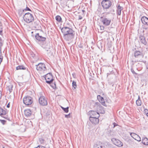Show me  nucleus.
<instances>
[{
  "label": "nucleus",
  "instance_id": "obj_30",
  "mask_svg": "<svg viewBox=\"0 0 148 148\" xmlns=\"http://www.w3.org/2000/svg\"><path fill=\"white\" fill-rule=\"evenodd\" d=\"M99 102H96L93 105L94 108L95 110H96L97 109L98 106H99Z\"/></svg>",
  "mask_w": 148,
  "mask_h": 148
},
{
  "label": "nucleus",
  "instance_id": "obj_25",
  "mask_svg": "<svg viewBox=\"0 0 148 148\" xmlns=\"http://www.w3.org/2000/svg\"><path fill=\"white\" fill-rule=\"evenodd\" d=\"M25 10L20 9L18 11V14L19 16H21L22 15L24 14Z\"/></svg>",
  "mask_w": 148,
  "mask_h": 148
},
{
  "label": "nucleus",
  "instance_id": "obj_8",
  "mask_svg": "<svg viewBox=\"0 0 148 148\" xmlns=\"http://www.w3.org/2000/svg\"><path fill=\"white\" fill-rule=\"evenodd\" d=\"M100 18L101 21L104 25L108 26L110 25L111 22V20L110 19L106 18L104 16L101 17Z\"/></svg>",
  "mask_w": 148,
  "mask_h": 148
},
{
  "label": "nucleus",
  "instance_id": "obj_20",
  "mask_svg": "<svg viewBox=\"0 0 148 148\" xmlns=\"http://www.w3.org/2000/svg\"><path fill=\"white\" fill-rule=\"evenodd\" d=\"M4 110L2 108H0V115L2 116L5 115L6 113L7 112L6 110Z\"/></svg>",
  "mask_w": 148,
  "mask_h": 148
},
{
  "label": "nucleus",
  "instance_id": "obj_3",
  "mask_svg": "<svg viewBox=\"0 0 148 148\" xmlns=\"http://www.w3.org/2000/svg\"><path fill=\"white\" fill-rule=\"evenodd\" d=\"M135 57L137 59V62H141L144 57V53L143 51H135L134 53Z\"/></svg>",
  "mask_w": 148,
  "mask_h": 148
},
{
  "label": "nucleus",
  "instance_id": "obj_18",
  "mask_svg": "<svg viewBox=\"0 0 148 148\" xmlns=\"http://www.w3.org/2000/svg\"><path fill=\"white\" fill-rule=\"evenodd\" d=\"M123 9V8L120 6L119 5H118L117 8V14L119 15H120L121 13V11Z\"/></svg>",
  "mask_w": 148,
  "mask_h": 148
},
{
  "label": "nucleus",
  "instance_id": "obj_1",
  "mask_svg": "<svg viewBox=\"0 0 148 148\" xmlns=\"http://www.w3.org/2000/svg\"><path fill=\"white\" fill-rule=\"evenodd\" d=\"M61 32L65 40L70 41L74 38L75 32L72 28L66 27H64L61 29Z\"/></svg>",
  "mask_w": 148,
  "mask_h": 148
},
{
  "label": "nucleus",
  "instance_id": "obj_53",
  "mask_svg": "<svg viewBox=\"0 0 148 148\" xmlns=\"http://www.w3.org/2000/svg\"><path fill=\"white\" fill-rule=\"evenodd\" d=\"M1 97H0V99H1Z\"/></svg>",
  "mask_w": 148,
  "mask_h": 148
},
{
  "label": "nucleus",
  "instance_id": "obj_16",
  "mask_svg": "<svg viewBox=\"0 0 148 148\" xmlns=\"http://www.w3.org/2000/svg\"><path fill=\"white\" fill-rule=\"evenodd\" d=\"M97 99L101 104L104 106H105V101L103 98L100 95L97 96Z\"/></svg>",
  "mask_w": 148,
  "mask_h": 148
},
{
  "label": "nucleus",
  "instance_id": "obj_12",
  "mask_svg": "<svg viewBox=\"0 0 148 148\" xmlns=\"http://www.w3.org/2000/svg\"><path fill=\"white\" fill-rule=\"evenodd\" d=\"M88 115L90 116V117H99L100 115L97 112L93 110L89 111L88 113Z\"/></svg>",
  "mask_w": 148,
  "mask_h": 148
},
{
  "label": "nucleus",
  "instance_id": "obj_38",
  "mask_svg": "<svg viewBox=\"0 0 148 148\" xmlns=\"http://www.w3.org/2000/svg\"><path fill=\"white\" fill-rule=\"evenodd\" d=\"M24 10H25V11H31V10L29 8L27 7L25 9H24Z\"/></svg>",
  "mask_w": 148,
  "mask_h": 148
},
{
  "label": "nucleus",
  "instance_id": "obj_23",
  "mask_svg": "<svg viewBox=\"0 0 148 148\" xmlns=\"http://www.w3.org/2000/svg\"><path fill=\"white\" fill-rule=\"evenodd\" d=\"M4 43V40L0 37V52H1V48Z\"/></svg>",
  "mask_w": 148,
  "mask_h": 148
},
{
  "label": "nucleus",
  "instance_id": "obj_37",
  "mask_svg": "<svg viewBox=\"0 0 148 148\" xmlns=\"http://www.w3.org/2000/svg\"><path fill=\"white\" fill-rule=\"evenodd\" d=\"M65 117L66 118H70V113H69L68 114H66L65 115Z\"/></svg>",
  "mask_w": 148,
  "mask_h": 148
},
{
  "label": "nucleus",
  "instance_id": "obj_36",
  "mask_svg": "<svg viewBox=\"0 0 148 148\" xmlns=\"http://www.w3.org/2000/svg\"><path fill=\"white\" fill-rule=\"evenodd\" d=\"M1 122L4 125L6 122V121L3 120H0Z\"/></svg>",
  "mask_w": 148,
  "mask_h": 148
},
{
  "label": "nucleus",
  "instance_id": "obj_51",
  "mask_svg": "<svg viewBox=\"0 0 148 148\" xmlns=\"http://www.w3.org/2000/svg\"><path fill=\"white\" fill-rule=\"evenodd\" d=\"M147 28H148L146 27V28H145V29H147Z\"/></svg>",
  "mask_w": 148,
  "mask_h": 148
},
{
  "label": "nucleus",
  "instance_id": "obj_50",
  "mask_svg": "<svg viewBox=\"0 0 148 148\" xmlns=\"http://www.w3.org/2000/svg\"><path fill=\"white\" fill-rule=\"evenodd\" d=\"M82 12H84L85 11H84V10H82Z\"/></svg>",
  "mask_w": 148,
  "mask_h": 148
},
{
  "label": "nucleus",
  "instance_id": "obj_32",
  "mask_svg": "<svg viewBox=\"0 0 148 148\" xmlns=\"http://www.w3.org/2000/svg\"><path fill=\"white\" fill-rule=\"evenodd\" d=\"M13 87V86L12 85H10L8 87V90L9 91L10 93L11 92L12 90V88Z\"/></svg>",
  "mask_w": 148,
  "mask_h": 148
},
{
  "label": "nucleus",
  "instance_id": "obj_21",
  "mask_svg": "<svg viewBox=\"0 0 148 148\" xmlns=\"http://www.w3.org/2000/svg\"><path fill=\"white\" fill-rule=\"evenodd\" d=\"M136 103L137 106H140L142 104V101L140 99V96H138V99L136 101Z\"/></svg>",
  "mask_w": 148,
  "mask_h": 148
},
{
  "label": "nucleus",
  "instance_id": "obj_39",
  "mask_svg": "<svg viewBox=\"0 0 148 148\" xmlns=\"http://www.w3.org/2000/svg\"><path fill=\"white\" fill-rule=\"evenodd\" d=\"M100 29L101 30H103L104 29L105 27L103 26H100Z\"/></svg>",
  "mask_w": 148,
  "mask_h": 148
},
{
  "label": "nucleus",
  "instance_id": "obj_6",
  "mask_svg": "<svg viewBox=\"0 0 148 148\" xmlns=\"http://www.w3.org/2000/svg\"><path fill=\"white\" fill-rule=\"evenodd\" d=\"M23 101V103L28 106L31 105L33 101L32 98L29 96H27L24 97Z\"/></svg>",
  "mask_w": 148,
  "mask_h": 148
},
{
  "label": "nucleus",
  "instance_id": "obj_43",
  "mask_svg": "<svg viewBox=\"0 0 148 148\" xmlns=\"http://www.w3.org/2000/svg\"><path fill=\"white\" fill-rule=\"evenodd\" d=\"M82 17L80 16V15H79V18H78V20H81V19H82Z\"/></svg>",
  "mask_w": 148,
  "mask_h": 148
},
{
  "label": "nucleus",
  "instance_id": "obj_31",
  "mask_svg": "<svg viewBox=\"0 0 148 148\" xmlns=\"http://www.w3.org/2000/svg\"><path fill=\"white\" fill-rule=\"evenodd\" d=\"M52 82L51 84H49L52 88L54 89L56 88V84L55 82Z\"/></svg>",
  "mask_w": 148,
  "mask_h": 148
},
{
  "label": "nucleus",
  "instance_id": "obj_40",
  "mask_svg": "<svg viewBox=\"0 0 148 148\" xmlns=\"http://www.w3.org/2000/svg\"><path fill=\"white\" fill-rule=\"evenodd\" d=\"M131 71L134 74H136L133 69H131Z\"/></svg>",
  "mask_w": 148,
  "mask_h": 148
},
{
  "label": "nucleus",
  "instance_id": "obj_14",
  "mask_svg": "<svg viewBox=\"0 0 148 148\" xmlns=\"http://www.w3.org/2000/svg\"><path fill=\"white\" fill-rule=\"evenodd\" d=\"M130 135L135 140L138 142L141 141V139L140 137L138 135L134 133H131Z\"/></svg>",
  "mask_w": 148,
  "mask_h": 148
},
{
  "label": "nucleus",
  "instance_id": "obj_15",
  "mask_svg": "<svg viewBox=\"0 0 148 148\" xmlns=\"http://www.w3.org/2000/svg\"><path fill=\"white\" fill-rule=\"evenodd\" d=\"M24 114L26 116L28 117L30 116L32 114V113L30 109H27L25 110Z\"/></svg>",
  "mask_w": 148,
  "mask_h": 148
},
{
  "label": "nucleus",
  "instance_id": "obj_4",
  "mask_svg": "<svg viewBox=\"0 0 148 148\" xmlns=\"http://www.w3.org/2000/svg\"><path fill=\"white\" fill-rule=\"evenodd\" d=\"M23 18L25 21L27 23L32 22L34 20L33 15L29 13H25Z\"/></svg>",
  "mask_w": 148,
  "mask_h": 148
},
{
  "label": "nucleus",
  "instance_id": "obj_29",
  "mask_svg": "<svg viewBox=\"0 0 148 148\" xmlns=\"http://www.w3.org/2000/svg\"><path fill=\"white\" fill-rule=\"evenodd\" d=\"M72 86L73 88V89H75L77 86L76 82L74 81H73L72 83Z\"/></svg>",
  "mask_w": 148,
  "mask_h": 148
},
{
  "label": "nucleus",
  "instance_id": "obj_19",
  "mask_svg": "<svg viewBox=\"0 0 148 148\" xmlns=\"http://www.w3.org/2000/svg\"><path fill=\"white\" fill-rule=\"evenodd\" d=\"M44 49H45V50L47 51V54L51 53V51L50 50V49L49 46L47 45H45V47H43Z\"/></svg>",
  "mask_w": 148,
  "mask_h": 148
},
{
  "label": "nucleus",
  "instance_id": "obj_48",
  "mask_svg": "<svg viewBox=\"0 0 148 148\" xmlns=\"http://www.w3.org/2000/svg\"><path fill=\"white\" fill-rule=\"evenodd\" d=\"M1 95H2L1 92L0 90V97H1Z\"/></svg>",
  "mask_w": 148,
  "mask_h": 148
},
{
  "label": "nucleus",
  "instance_id": "obj_42",
  "mask_svg": "<svg viewBox=\"0 0 148 148\" xmlns=\"http://www.w3.org/2000/svg\"><path fill=\"white\" fill-rule=\"evenodd\" d=\"M2 28H0V35H2Z\"/></svg>",
  "mask_w": 148,
  "mask_h": 148
},
{
  "label": "nucleus",
  "instance_id": "obj_17",
  "mask_svg": "<svg viewBox=\"0 0 148 148\" xmlns=\"http://www.w3.org/2000/svg\"><path fill=\"white\" fill-rule=\"evenodd\" d=\"M140 42L145 45L147 44V42L146 41L144 36H140L139 37Z\"/></svg>",
  "mask_w": 148,
  "mask_h": 148
},
{
  "label": "nucleus",
  "instance_id": "obj_52",
  "mask_svg": "<svg viewBox=\"0 0 148 148\" xmlns=\"http://www.w3.org/2000/svg\"><path fill=\"white\" fill-rule=\"evenodd\" d=\"M2 148H5L4 147H3Z\"/></svg>",
  "mask_w": 148,
  "mask_h": 148
},
{
  "label": "nucleus",
  "instance_id": "obj_2",
  "mask_svg": "<svg viewBox=\"0 0 148 148\" xmlns=\"http://www.w3.org/2000/svg\"><path fill=\"white\" fill-rule=\"evenodd\" d=\"M35 37L38 40V43L42 47H45V45L46 44L45 40H46V38L42 36L38 33L36 34Z\"/></svg>",
  "mask_w": 148,
  "mask_h": 148
},
{
  "label": "nucleus",
  "instance_id": "obj_13",
  "mask_svg": "<svg viewBox=\"0 0 148 148\" xmlns=\"http://www.w3.org/2000/svg\"><path fill=\"white\" fill-rule=\"evenodd\" d=\"M99 117H90L89 120L91 123L94 124H97L99 122Z\"/></svg>",
  "mask_w": 148,
  "mask_h": 148
},
{
  "label": "nucleus",
  "instance_id": "obj_41",
  "mask_svg": "<svg viewBox=\"0 0 148 148\" xmlns=\"http://www.w3.org/2000/svg\"><path fill=\"white\" fill-rule=\"evenodd\" d=\"M78 47L81 48H83V45L82 44H80V45H78Z\"/></svg>",
  "mask_w": 148,
  "mask_h": 148
},
{
  "label": "nucleus",
  "instance_id": "obj_28",
  "mask_svg": "<svg viewBox=\"0 0 148 148\" xmlns=\"http://www.w3.org/2000/svg\"><path fill=\"white\" fill-rule=\"evenodd\" d=\"M61 108L66 113H67L69 112V107H67L66 108H64L62 106H61Z\"/></svg>",
  "mask_w": 148,
  "mask_h": 148
},
{
  "label": "nucleus",
  "instance_id": "obj_26",
  "mask_svg": "<svg viewBox=\"0 0 148 148\" xmlns=\"http://www.w3.org/2000/svg\"><path fill=\"white\" fill-rule=\"evenodd\" d=\"M55 19L59 22H60L61 21L62 18L59 15H57L55 17Z\"/></svg>",
  "mask_w": 148,
  "mask_h": 148
},
{
  "label": "nucleus",
  "instance_id": "obj_46",
  "mask_svg": "<svg viewBox=\"0 0 148 148\" xmlns=\"http://www.w3.org/2000/svg\"><path fill=\"white\" fill-rule=\"evenodd\" d=\"M146 68H147V71L148 72V62L146 65Z\"/></svg>",
  "mask_w": 148,
  "mask_h": 148
},
{
  "label": "nucleus",
  "instance_id": "obj_27",
  "mask_svg": "<svg viewBox=\"0 0 148 148\" xmlns=\"http://www.w3.org/2000/svg\"><path fill=\"white\" fill-rule=\"evenodd\" d=\"M103 109V107L100 104V103H99V106H98V107L96 109V110L97 111H100L102 110Z\"/></svg>",
  "mask_w": 148,
  "mask_h": 148
},
{
  "label": "nucleus",
  "instance_id": "obj_44",
  "mask_svg": "<svg viewBox=\"0 0 148 148\" xmlns=\"http://www.w3.org/2000/svg\"><path fill=\"white\" fill-rule=\"evenodd\" d=\"M10 107V102L9 103L7 106V107L8 108H9Z\"/></svg>",
  "mask_w": 148,
  "mask_h": 148
},
{
  "label": "nucleus",
  "instance_id": "obj_22",
  "mask_svg": "<svg viewBox=\"0 0 148 148\" xmlns=\"http://www.w3.org/2000/svg\"><path fill=\"white\" fill-rule=\"evenodd\" d=\"M142 143L144 145H148V139L147 138L143 139L142 141Z\"/></svg>",
  "mask_w": 148,
  "mask_h": 148
},
{
  "label": "nucleus",
  "instance_id": "obj_11",
  "mask_svg": "<svg viewBox=\"0 0 148 148\" xmlns=\"http://www.w3.org/2000/svg\"><path fill=\"white\" fill-rule=\"evenodd\" d=\"M111 140L114 145L119 147H121L123 146L122 143L118 139L114 138L111 139Z\"/></svg>",
  "mask_w": 148,
  "mask_h": 148
},
{
  "label": "nucleus",
  "instance_id": "obj_10",
  "mask_svg": "<svg viewBox=\"0 0 148 148\" xmlns=\"http://www.w3.org/2000/svg\"><path fill=\"white\" fill-rule=\"evenodd\" d=\"M36 69L38 71H45L46 68L45 64L42 63H39L38 64L36 65Z\"/></svg>",
  "mask_w": 148,
  "mask_h": 148
},
{
  "label": "nucleus",
  "instance_id": "obj_5",
  "mask_svg": "<svg viewBox=\"0 0 148 148\" xmlns=\"http://www.w3.org/2000/svg\"><path fill=\"white\" fill-rule=\"evenodd\" d=\"M101 4L103 9L107 10L111 7L112 3L109 0H103L102 1Z\"/></svg>",
  "mask_w": 148,
  "mask_h": 148
},
{
  "label": "nucleus",
  "instance_id": "obj_9",
  "mask_svg": "<svg viewBox=\"0 0 148 148\" xmlns=\"http://www.w3.org/2000/svg\"><path fill=\"white\" fill-rule=\"evenodd\" d=\"M40 104L42 106H45L47 105V99L44 96H41L39 99Z\"/></svg>",
  "mask_w": 148,
  "mask_h": 148
},
{
  "label": "nucleus",
  "instance_id": "obj_35",
  "mask_svg": "<svg viewBox=\"0 0 148 148\" xmlns=\"http://www.w3.org/2000/svg\"><path fill=\"white\" fill-rule=\"evenodd\" d=\"M144 113L146 115L148 116V110L146 109H145L144 110Z\"/></svg>",
  "mask_w": 148,
  "mask_h": 148
},
{
  "label": "nucleus",
  "instance_id": "obj_49",
  "mask_svg": "<svg viewBox=\"0 0 148 148\" xmlns=\"http://www.w3.org/2000/svg\"><path fill=\"white\" fill-rule=\"evenodd\" d=\"M102 113L103 114H104L105 113V111L104 110H103V112H102Z\"/></svg>",
  "mask_w": 148,
  "mask_h": 148
},
{
  "label": "nucleus",
  "instance_id": "obj_47",
  "mask_svg": "<svg viewBox=\"0 0 148 148\" xmlns=\"http://www.w3.org/2000/svg\"><path fill=\"white\" fill-rule=\"evenodd\" d=\"M113 124L114 125V127L116 126V124L115 123H114Z\"/></svg>",
  "mask_w": 148,
  "mask_h": 148
},
{
  "label": "nucleus",
  "instance_id": "obj_45",
  "mask_svg": "<svg viewBox=\"0 0 148 148\" xmlns=\"http://www.w3.org/2000/svg\"><path fill=\"white\" fill-rule=\"evenodd\" d=\"M41 146L38 145L37 147H35L34 148H41Z\"/></svg>",
  "mask_w": 148,
  "mask_h": 148
},
{
  "label": "nucleus",
  "instance_id": "obj_7",
  "mask_svg": "<svg viewBox=\"0 0 148 148\" xmlns=\"http://www.w3.org/2000/svg\"><path fill=\"white\" fill-rule=\"evenodd\" d=\"M46 82L48 84H50L52 82H53L52 75L51 73H47L45 76Z\"/></svg>",
  "mask_w": 148,
  "mask_h": 148
},
{
  "label": "nucleus",
  "instance_id": "obj_33",
  "mask_svg": "<svg viewBox=\"0 0 148 148\" xmlns=\"http://www.w3.org/2000/svg\"><path fill=\"white\" fill-rule=\"evenodd\" d=\"M102 146L100 145L96 144L94 145V148H102Z\"/></svg>",
  "mask_w": 148,
  "mask_h": 148
},
{
  "label": "nucleus",
  "instance_id": "obj_24",
  "mask_svg": "<svg viewBox=\"0 0 148 148\" xmlns=\"http://www.w3.org/2000/svg\"><path fill=\"white\" fill-rule=\"evenodd\" d=\"M16 70L21 69L25 70V69L26 68L23 65H19L16 67Z\"/></svg>",
  "mask_w": 148,
  "mask_h": 148
},
{
  "label": "nucleus",
  "instance_id": "obj_34",
  "mask_svg": "<svg viewBox=\"0 0 148 148\" xmlns=\"http://www.w3.org/2000/svg\"><path fill=\"white\" fill-rule=\"evenodd\" d=\"M39 141L40 143L41 144H44L45 143V140L42 138H39Z\"/></svg>",
  "mask_w": 148,
  "mask_h": 148
}]
</instances>
